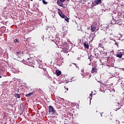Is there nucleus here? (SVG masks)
I'll return each instance as SVG.
<instances>
[{"label": "nucleus", "mask_w": 124, "mask_h": 124, "mask_svg": "<svg viewBox=\"0 0 124 124\" xmlns=\"http://www.w3.org/2000/svg\"><path fill=\"white\" fill-rule=\"evenodd\" d=\"M106 25L105 24L101 25V30L102 31H106V33H107V34L112 35V34H113V32H112V30L109 29V28H108V27H106Z\"/></svg>", "instance_id": "nucleus-1"}, {"label": "nucleus", "mask_w": 124, "mask_h": 124, "mask_svg": "<svg viewBox=\"0 0 124 124\" xmlns=\"http://www.w3.org/2000/svg\"><path fill=\"white\" fill-rule=\"evenodd\" d=\"M48 112L49 113H52V114H54L56 113V111L54 108V107L52 106H49L48 107Z\"/></svg>", "instance_id": "nucleus-2"}, {"label": "nucleus", "mask_w": 124, "mask_h": 124, "mask_svg": "<svg viewBox=\"0 0 124 124\" xmlns=\"http://www.w3.org/2000/svg\"><path fill=\"white\" fill-rule=\"evenodd\" d=\"M65 0H57V4L59 6L63 7V2Z\"/></svg>", "instance_id": "nucleus-3"}, {"label": "nucleus", "mask_w": 124, "mask_h": 124, "mask_svg": "<svg viewBox=\"0 0 124 124\" xmlns=\"http://www.w3.org/2000/svg\"><path fill=\"white\" fill-rule=\"evenodd\" d=\"M58 13L60 17H61V18H62L63 19V18H64V17L65 16H64V15L62 14V12L61 9H58Z\"/></svg>", "instance_id": "nucleus-4"}, {"label": "nucleus", "mask_w": 124, "mask_h": 124, "mask_svg": "<svg viewBox=\"0 0 124 124\" xmlns=\"http://www.w3.org/2000/svg\"><path fill=\"white\" fill-rule=\"evenodd\" d=\"M93 52L94 55L95 56L96 59H98V58H99V57H98V56H99V54L98 53H99V51L98 50L96 51L95 50H94Z\"/></svg>", "instance_id": "nucleus-5"}, {"label": "nucleus", "mask_w": 124, "mask_h": 124, "mask_svg": "<svg viewBox=\"0 0 124 124\" xmlns=\"http://www.w3.org/2000/svg\"><path fill=\"white\" fill-rule=\"evenodd\" d=\"M69 48V47H68V46L63 48L62 49L63 53H68V51H69V50L68 49Z\"/></svg>", "instance_id": "nucleus-6"}, {"label": "nucleus", "mask_w": 124, "mask_h": 124, "mask_svg": "<svg viewBox=\"0 0 124 124\" xmlns=\"http://www.w3.org/2000/svg\"><path fill=\"white\" fill-rule=\"evenodd\" d=\"M110 24H111V25H115V24H117V21L114 19L113 17L112 20L110 21Z\"/></svg>", "instance_id": "nucleus-7"}, {"label": "nucleus", "mask_w": 124, "mask_h": 124, "mask_svg": "<svg viewBox=\"0 0 124 124\" xmlns=\"http://www.w3.org/2000/svg\"><path fill=\"white\" fill-rule=\"evenodd\" d=\"M84 45V47H85V48H86V49H89V47H90V46H89V44L87 42H85L83 44Z\"/></svg>", "instance_id": "nucleus-8"}, {"label": "nucleus", "mask_w": 124, "mask_h": 124, "mask_svg": "<svg viewBox=\"0 0 124 124\" xmlns=\"http://www.w3.org/2000/svg\"><path fill=\"white\" fill-rule=\"evenodd\" d=\"M116 57H117V58H119V59H121L122 57H123V54L121 52L117 54Z\"/></svg>", "instance_id": "nucleus-9"}, {"label": "nucleus", "mask_w": 124, "mask_h": 124, "mask_svg": "<svg viewBox=\"0 0 124 124\" xmlns=\"http://www.w3.org/2000/svg\"><path fill=\"white\" fill-rule=\"evenodd\" d=\"M34 93V92L33 91L32 92H31V93L26 94V96L27 97H28L29 96H31V95H32Z\"/></svg>", "instance_id": "nucleus-10"}, {"label": "nucleus", "mask_w": 124, "mask_h": 124, "mask_svg": "<svg viewBox=\"0 0 124 124\" xmlns=\"http://www.w3.org/2000/svg\"><path fill=\"white\" fill-rule=\"evenodd\" d=\"M118 105H116L115 108L117 110H119V109H121V105H119V102L117 103Z\"/></svg>", "instance_id": "nucleus-11"}, {"label": "nucleus", "mask_w": 124, "mask_h": 124, "mask_svg": "<svg viewBox=\"0 0 124 124\" xmlns=\"http://www.w3.org/2000/svg\"><path fill=\"white\" fill-rule=\"evenodd\" d=\"M55 74L58 76H60L62 74V72L61 71L56 70Z\"/></svg>", "instance_id": "nucleus-12"}, {"label": "nucleus", "mask_w": 124, "mask_h": 124, "mask_svg": "<svg viewBox=\"0 0 124 124\" xmlns=\"http://www.w3.org/2000/svg\"><path fill=\"white\" fill-rule=\"evenodd\" d=\"M91 72L92 73H94V72H96V68H95V67H93Z\"/></svg>", "instance_id": "nucleus-13"}, {"label": "nucleus", "mask_w": 124, "mask_h": 124, "mask_svg": "<svg viewBox=\"0 0 124 124\" xmlns=\"http://www.w3.org/2000/svg\"><path fill=\"white\" fill-rule=\"evenodd\" d=\"M96 30L95 26H91V31H95Z\"/></svg>", "instance_id": "nucleus-14"}, {"label": "nucleus", "mask_w": 124, "mask_h": 124, "mask_svg": "<svg viewBox=\"0 0 124 124\" xmlns=\"http://www.w3.org/2000/svg\"><path fill=\"white\" fill-rule=\"evenodd\" d=\"M63 19H65V21H66V22H67L68 23V22H69V18H68V17H67V16H65V17Z\"/></svg>", "instance_id": "nucleus-15"}, {"label": "nucleus", "mask_w": 124, "mask_h": 124, "mask_svg": "<svg viewBox=\"0 0 124 124\" xmlns=\"http://www.w3.org/2000/svg\"><path fill=\"white\" fill-rule=\"evenodd\" d=\"M100 2H101V0H96L95 1V3H96V4H99Z\"/></svg>", "instance_id": "nucleus-16"}, {"label": "nucleus", "mask_w": 124, "mask_h": 124, "mask_svg": "<svg viewBox=\"0 0 124 124\" xmlns=\"http://www.w3.org/2000/svg\"><path fill=\"white\" fill-rule=\"evenodd\" d=\"M15 97H16V98H20V94H19L18 93H16L15 94Z\"/></svg>", "instance_id": "nucleus-17"}, {"label": "nucleus", "mask_w": 124, "mask_h": 124, "mask_svg": "<svg viewBox=\"0 0 124 124\" xmlns=\"http://www.w3.org/2000/svg\"><path fill=\"white\" fill-rule=\"evenodd\" d=\"M15 54H16V56H19L21 54V51H16Z\"/></svg>", "instance_id": "nucleus-18"}, {"label": "nucleus", "mask_w": 124, "mask_h": 124, "mask_svg": "<svg viewBox=\"0 0 124 124\" xmlns=\"http://www.w3.org/2000/svg\"><path fill=\"white\" fill-rule=\"evenodd\" d=\"M19 41L18 39H16L14 40V43H19Z\"/></svg>", "instance_id": "nucleus-19"}, {"label": "nucleus", "mask_w": 124, "mask_h": 124, "mask_svg": "<svg viewBox=\"0 0 124 124\" xmlns=\"http://www.w3.org/2000/svg\"><path fill=\"white\" fill-rule=\"evenodd\" d=\"M115 45L117 46V47H119V42H115Z\"/></svg>", "instance_id": "nucleus-20"}, {"label": "nucleus", "mask_w": 124, "mask_h": 124, "mask_svg": "<svg viewBox=\"0 0 124 124\" xmlns=\"http://www.w3.org/2000/svg\"><path fill=\"white\" fill-rule=\"evenodd\" d=\"M42 1L44 4H47V2H46L45 0H42Z\"/></svg>", "instance_id": "nucleus-21"}, {"label": "nucleus", "mask_w": 124, "mask_h": 124, "mask_svg": "<svg viewBox=\"0 0 124 124\" xmlns=\"http://www.w3.org/2000/svg\"><path fill=\"white\" fill-rule=\"evenodd\" d=\"M99 47H100L101 48H103V45L101 44H99Z\"/></svg>", "instance_id": "nucleus-22"}, {"label": "nucleus", "mask_w": 124, "mask_h": 124, "mask_svg": "<svg viewBox=\"0 0 124 124\" xmlns=\"http://www.w3.org/2000/svg\"><path fill=\"white\" fill-rule=\"evenodd\" d=\"M26 61H27V62H29H29L30 63H31V60L28 59Z\"/></svg>", "instance_id": "nucleus-23"}, {"label": "nucleus", "mask_w": 124, "mask_h": 124, "mask_svg": "<svg viewBox=\"0 0 124 124\" xmlns=\"http://www.w3.org/2000/svg\"><path fill=\"white\" fill-rule=\"evenodd\" d=\"M73 64H75V65L76 66V67H77V68H79V67H78V66H77V65L76 64V63H73Z\"/></svg>", "instance_id": "nucleus-24"}, {"label": "nucleus", "mask_w": 124, "mask_h": 124, "mask_svg": "<svg viewBox=\"0 0 124 124\" xmlns=\"http://www.w3.org/2000/svg\"><path fill=\"white\" fill-rule=\"evenodd\" d=\"M91 57H92V55H90V56H88V59H89L90 60V62H91Z\"/></svg>", "instance_id": "nucleus-25"}, {"label": "nucleus", "mask_w": 124, "mask_h": 124, "mask_svg": "<svg viewBox=\"0 0 124 124\" xmlns=\"http://www.w3.org/2000/svg\"><path fill=\"white\" fill-rule=\"evenodd\" d=\"M74 78H71L72 81H75V80L73 79Z\"/></svg>", "instance_id": "nucleus-26"}, {"label": "nucleus", "mask_w": 124, "mask_h": 124, "mask_svg": "<svg viewBox=\"0 0 124 124\" xmlns=\"http://www.w3.org/2000/svg\"><path fill=\"white\" fill-rule=\"evenodd\" d=\"M103 114V112L100 113L101 117H102V114Z\"/></svg>", "instance_id": "nucleus-27"}, {"label": "nucleus", "mask_w": 124, "mask_h": 124, "mask_svg": "<svg viewBox=\"0 0 124 124\" xmlns=\"http://www.w3.org/2000/svg\"><path fill=\"white\" fill-rule=\"evenodd\" d=\"M116 122H116L117 124H120V121H116Z\"/></svg>", "instance_id": "nucleus-28"}, {"label": "nucleus", "mask_w": 124, "mask_h": 124, "mask_svg": "<svg viewBox=\"0 0 124 124\" xmlns=\"http://www.w3.org/2000/svg\"><path fill=\"white\" fill-rule=\"evenodd\" d=\"M90 96H93V94H92V93H91L90 94Z\"/></svg>", "instance_id": "nucleus-29"}, {"label": "nucleus", "mask_w": 124, "mask_h": 124, "mask_svg": "<svg viewBox=\"0 0 124 124\" xmlns=\"http://www.w3.org/2000/svg\"><path fill=\"white\" fill-rule=\"evenodd\" d=\"M104 54H106V55H107V52H105L104 53Z\"/></svg>", "instance_id": "nucleus-30"}, {"label": "nucleus", "mask_w": 124, "mask_h": 124, "mask_svg": "<svg viewBox=\"0 0 124 124\" xmlns=\"http://www.w3.org/2000/svg\"><path fill=\"white\" fill-rule=\"evenodd\" d=\"M72 66V65L71 64L69 65V66Z\"/></svg>", "instance_id": "nucleus-31"}, {"label": "nucleus", "mask_w": 124, "mask_h": 124, "mask_svg": "<svg viewBox=\"0 0 124 124\" xmlns=\"http://www.w3.org/2000/svg\"><path fill=\"white\" fill-rule=\"evenodd\" d=\"M79 59H80V58H79V57H78V59H77V60H79Z\"/></svg>", "instance_id": "nucleus-32"}, {"label": "nucleus", "mask_w": 124, "mask_h": 124, "mask_svg": "<svg viewBox=\"0 0 124 124\" xmlns=\"http://www.w3.org/2000/svg\"><path fill=\"white\" fill-rule=\"evenodd\" d=\"M97 82H98V83H100V81H97Z\"/></svg>", "instance_id": "nucleus-33"}, {"label": "nucleus", "mask_w": 124, "mask_h": 124, "mask_svg": "<svg viewBox=\"0 0 124 124\" xmlns=\"http://www.w3.org/2000/svg\"><path fill=\"white\" fill-rule=\"evenodd\" d=\"M122 60H123V61H124V58H123Z\"/></svg>", "instance_id": "nucleus-34"}, {"label": "nucleus", "mask_w": 124, "mask_h": 124, "mask_svg": "<svg viewBox=\"0 0 124 124\" xmlns=\"http://www.w3.org/2000/svg\"><path fill=\"white\" fill-rule=\"evenodd\" d=\"M67 91H68V88H67Z\"/></svg>", "instance_id": "nucleus-35"}, {"label": "nucleus", "mask_w": 124, "mask_h": 124, "mask_svg": "<svg viewBox=\"0 0 124 124\" xmlns=\"http://www.w3.org/2000/svg\"><path fill=\"white\" fill-rule=\"evenodd\" d=\"M0 78H1V76H0Z\"/></svg>", "instance_id": "nucleus-36"}, {"label": "nucleus", "mask_w": 124, "mask_h": 124, "mask_svg": "<svg viewBox=\"0 0 124 124\" xmlns=\"http://www.w3.org/2000/svg\"><path fill=\"white\" fill-rule=\"evenodd\" d=\"M46 30H48V28H46Z\"/></svg>", "instance_id": "nucleus-37"}, {"label": "nucleus", "mask_w": 124, "mask_h": 124, "mask_svg": "<svg viewBox=\"0 0 124 124\" xmlns=\"http://www.w3.org/2000/svg\"><path fill=\"white\" fill-rule=\"evenodd\" d=\"M118 110L117 109H115V111H117Z\"/></svg>", "instance_id": "nucleus-38"}, {"label": "nucleus", "mask_w": 124, "mask_h": 124, "mask_svg": "<svg viewBox=\"0 0 124 124\" xmlns=\"http://www.w3.org/2000/svg\"><path fill=\"white\" fill-rule=\"evenodd\" d=\"M31 0V1H32V0Z\"/></svg>", "instance_id": "nucleus-39"}, {"label": "nucleus", "mask_w": 124, "mask_h": 124, "mask_svg": "<svg viewBox=\"0 0 124 124\" xmlns=\"http://www.w3.org/2000/svg\"><path fill=\"white\" fill-rule=\"evenodd\" d=\"M44 70H46V69H45Z\"/></svg>", "instance_id": "nucleus-40"}, {"label": "nucleus", "mask_w": 124, "mask_h": 124, "mask_svg": "<svg viewBox=\"0 0 124 124\" xmlns=\"http://www.w3.org/2000/svg\"><path fill=\"white\" fill-rule=\"evenodd\" d=\"M32 63L33 64L34 62H32Z\"/></svg>", "instance_id": "nucleus-41"}, {"label": "nucleus", "mask_w": 124, "mask_h": 124, "mask_svg": "<svg viewBox=\"0 0 124 124\" xmlns=\"http://www.w3.org/2000/svg\"><path fill=\"white\" fill-rule=\"evenodd\" d=\"M104 51H105V49H104Z\"/></svg>", "instance_id": "nucleus-42"}, {"label": "nucleus", "mask_w": 124, "mask_h": 124, "mask_svg": "<svg viewBox=\"0 0 124 124\" xmlns=\"http://www.w3.org/2000/svg\"><path fill=\"white\" fill-rule=\"evenodd\" d=\"M64 88H65V89H66V88H65V87Z\"/></svg>", "instance_id": "nucleus-43"}, {"label": "nucleus", "mask_w": 124, "mask_h": 124, "mask_svg": "<svg viewBox=\"0 0 124 124\" xmlns=\"http://www.w3.org/2000/svg\"><path fill=\"white\" fill-rule=\"evenodd\" d=\"M90 103H91V100H90Z\"/></svg>", "instance_id": "nucleus-44"}]
</instances>
